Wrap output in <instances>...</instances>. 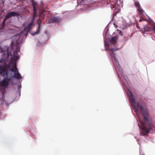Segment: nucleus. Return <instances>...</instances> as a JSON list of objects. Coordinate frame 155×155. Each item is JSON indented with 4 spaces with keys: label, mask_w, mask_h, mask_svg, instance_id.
Segmentation results:
<instances>
[{
    "label": "nucleus",
    "mask_w": 155,
    "mask_h": 155,
    "mask_svg": "<svg viewBox=\"0 0 155 155\" xmlns=\"http://www.w3.org/2000/svg\"><path fill=\"white\" fill-rule=\"evenodd\" d=\"M13 41L12 42L10 46L11 49H13V45L15 44L16 49L14 51L13 53V58L14 61L12 63V67L10 65L12 64V61L9 62V65L7 67V69H4L3 67L5 66V64L2 65L1 64L2 60H0V75H1L5 79L1 83V87L0 86V90L4 95L5 92V89L8 87V82H9L12 78H15L16 79L21 78V76L19 73L18 69L17 68L16 62L19 58V56L18 53L20 50V46L21 43V40L20 38L19 35H16L13 37Z\"/></svg>",
    "instance_id": "1"
},
{
    "label": "nucleus",
    "mask_w": 155,
    "mask_h": 155,
    "mask_svg": "<svg viewBox=\"0 0 155 155\" xmlns=\"http://www.w3.org/2000/svg\"><path fill=\"white\" fill-rule=\"evenodd\" d=\"M130 94L129 97L130 101L132 104V106L134 110V111L136 112L137 111V109L142 113L143 116V121H140L141 124L142 126V131L140 132V134L141 135L145 136L150 131V129L146 127L147 124L150 125V123L149 121V115L148 112L146 110H144L141 105L139 103L137 104L135 99V97L133 95L132 93L130 91Z\"/></svg>",
    "instance_id": "2"
},
{
    "label": "nucleus",
    "mask_w": 155,
    "mask_h": 155,
    "mask_svg": "<svg viewBox=\"0 0 155 155\" xmlns=\"http://www.w3.org/2000/svg\"><path fill=\"white\" fill-rule=\"evenodd\" d=\"M105 46L106 47V49L107 50H109L110 51V54L112 58V61L114 65L115 68L116 70L117 71V70L119 71V70H120V66L119 63L118 62V60L117 59L115 58V54L114 52L116 51L115 48L109 49L108 48L107 46L108 47L109 46L108 44L106 42V43L105 44Z\"/></svg>",
    "instance_id": "3"
},
{
    "label": "nucleus",
    "mask_w": 155,
    "mask_h": 155,
    "mask_svg": "<svg viewBox=\"0 0 155 155\" xmlns=\"http://www.w3.org/2000/svg\"><path fill=\"white\" fill-rule=\"evenodd\" d=\"M18 14L17 12H10L8 13L5 16L3 21L2 22V24L3 25H5V21L6 20L12 17L18 16Z\"/></svg>",
    "instance_id": "4"
},
{
    "label": "nucleus",
    "mask_w": 155,
    "mask_h": 155,
    "mask_svg": "<svg viewBox=\"0 0 155 155\" xmlns=\"http://www.w3.org/2000/svg\"><path fill=\"white\" fill-rule=\"evenodd\" d=\"M122 3L120 0H116V2L114 4H111V8H117L118 9V7H122Z\"/></svg>",
    "instance_id": "5"
},
{
    "label": "nucleus",
    "mask_w": 155,
    "mask_h": 155,
    "mask_svg": "<svg viewBox=\"0 0 155 155\" xmlns=\"http://www.w3.org/2000/svg\"><path fill=\"white\" fill-rule=\"evenodd\" d=\"M60 21V18L58 17H51L49 20L48 22L49 24L53 23L59 21Z\"/></svg>",
    "instance_id": "6"
},
{
    "label": "nucleus",
    "mask_w": 155,
    "mask_h": 155,
    "mask_svg": "<svg viewBox=\"0 0 155 155\" xmlns=\"http://www.w3.org/2000/svg\"><path fill=\"white\" fill-rule=\"evenodd\" d=\"M35 16H33V18L31 20V22L30 23H29L28 25V26L27 27L25 28V29L27 30H30V27L32 25V24L34 22L35 20Z\"/></svg>",
    "instance_id": "7"
},
{
    "label": "nucleus",
    "mask_w": 155,
    "mask_h": 155,
    "mask_svg": "<svg viewBox=\"0 0 155 155\" xmlns=\"http://www.w3.org/2000/svg\"><path fill=\"white\" fill-rule=\"evenodd\" d=\"M117 38L116 37H112L110 40V43L114 45L116 42Z\"/></svg>",
    "instance_id": "8"
},
{
    "label": "nucleus",
    "mask_w": 155,
    "mask_h": 155,
    "mask_svg": "<svg viewBox=\"0 0 155 155\" xmlns=\"http://www.w3.org/2000/svg\"><path fill=\"white\" fill-rule=\"evenodd\" d=\"M40 26L41 24L40 23H39L38 28H37V31L35 32L32 34L33 35H35L38 34L39 33L40 31Z\"/></svg>",
    "instance_id": "9"
},
{
    "label": "nucleus",
    "mask_w": 155,
    "mask_h": 155,
    "mask_svg": "<svg viewBox=\"0 0 155 155\" xmlns=\"http://www.w3.org/2000/svg\"><path fill=\"white\" fill-rule=\"evenodd\" d=\"M137 8V11L139 14L142 15L143 14V10L141 8V6L138 7Z\"/></svg>",
    "instance_id": "10"
},
{
    "label": "nucleus",
    "mask_w": 155,
    "mask_h": 155,
    "mask_svg": "<svg viewBox=\"0 0 155 155\" xmlns=\"http://www.w3.org/2000/svg\"><path fill=\"white\" fill-rule=\"evenodd\" d=\"M33 9L34 11V15L33 16H35V18L37 15L36 8L35 5L34 4H33Z\"/></svg>",
    "instance_id": "11"
},
{
    "label": "nucleus",
    "mask_w": 155,
    "mask_h": 155,
    "mask_svg": "<svg viewBox=\"0 0 155 155\" xmlns=\"http://www.w3.org/2000/svg\"><path fill=\"white\" fill-rule=\"evenodd\" d=\"M152 27H151V28L146 27V28H145L144 29V31H143V32H144L143 34H145V32H148V31H150V30H152Z\"/></svg>",
    "instance_id": "12"
},
{
    "label": "nucleus",
    "mask_w": 155,
    "mask_h": 155,
    "mask_svg": "<svg viewBox=\"0 0 155 155\" xmlns=\"http://www.w3.org/2000/svg\"><path fill=\"white\" fill-rule=\"evenodd\" d=\"M134 5L137 8L140 6L139 2L136 1H135L134 2Z\"/></svg>",
    "instance_id": "13"
},
{
    "label": "nucleus",
    "mask_w": 155,
    "mask_h": 155,
    "mask_svg": "<svg viewBox=\"0 0 155 155\" xmlns=\"http://www.w3.org/2000/svg\"><path fill=\"white\" fill-rule=\"evenodd\" d=\"M152 30L155 33V26H154L152 27Z\"/></svg>",
    "instance_id": "14"
},
{
    "label": "nucleus",
    "mask_w": 155,
    "mask_h": 155,
    "mask_svg": "<svg viewBox=\"0 0 155 155\" xmlns=\"http://www.w3.org/2000/svg\"><path fill=\"white\" fill-rule=\"evenodd\" d=\"M143 20V19H140L139 20V22H141V21H142Z\"/></svg>",
    "instance_id": "15"
},
{
    "label": "nucleus",
    "mask_w": 155,
    "mask_h": 155,
    "mask_svg": "<svg viewBox=\"0 0 155 155\" xmlns=\"http://www.w3.org/2000/svg\"><path fill=\"white\" fill-rule=\"evenodd\" d=\"M10 54V53H9L8 52L7 55H8V56H9Z\"/></svg>",
    "instance_id": "16"
},
{
    "label": "nucleus",
    "mask_w": 155,
    "mask_h": 155,
    "mask_svg": "<svg viewBox=\"0 0 155 155\" xmlns=\"http://www.w3.org/2000/svg\"><path fill=\"white\" fill-rule=\"evenodd\" d=\"M139 127H140V126H139Z\"/></svg>",
    "instance_id": "17"
}]
</instances>
